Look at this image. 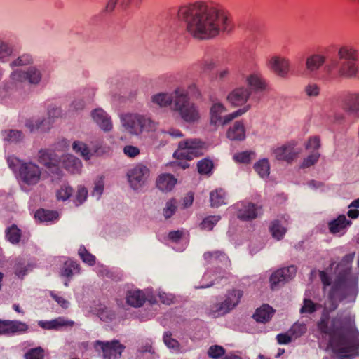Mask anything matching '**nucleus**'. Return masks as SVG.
Listing matches in <instances>:
<instances>
[{"label":"nucleus","mask_w":359,"mask_h":359,"mask_svg":"<svg viewBox=\"0 0 359 359\" xmlns=\"http://www.w3.org/2000/svg\"><path fill=\"white\" fill-rule=\"evenodd\" d=\"M200 174H209L213 168V163L209 158H202L197 164Z\"/></svg>","instance_id":"nucleus-50"},{"label":"nucleus","mask_w":359,"mask_h":359,"mask_svg":"<svg viewBox=\"0 0 359 359\" xmlns=\"http://www.w3.org/2000/svg\"><path fill=\"white\" fill-rule=\"evenodd\" d=\"M6 237L8 241L13 244H17L21 237V231L13 224L8 227L6 231Z\"/></svg>","instance_id":"nucleus-46"},{"label":"nucleus","mask_w":359,"mask_h":359,"mask_svg":"<svg viewBox=\"0 0 359 359\" xmlns=\"http://www.w3.org/2000/svg\"><path fill=\"white\" fill-rule=\"evenodd\" d=\"M72 148L76 154L81 157H90L95 154H100L102 150L100 140L92 141L90 145L82 141L75 140L72 143Z\"/></svg>","instance_id":"nucleus-15"},{"label":"nucleus","mask_w":359,"mask_h":359,"mask_svg":"<svg viewBox=\"0 0 359 359\" xmlns=\"http://www.w3.org/2000/svg\"><path fill=\"white\" fill-rule=\"evenodd\" d=\"M208 353L210 357L217 358L224 354V349L220 346H212Z\"/></svg>","instance_id":"nucleus-64"},{"label":"nucleus","mask_w":359,"mask_h":359,"mask_svg":"<svg viewBox=\"0 0 359 359\" xmlns=\"http://www.w3.org/2000/svg\"><path fill=\"white\" fill-rule=\"evenodd\" d=\"M28 265L26 264V261L22 259H18L15 264V274L18 277L22 278L27 271Z\"/></svg>","instance_id":"nucleus-54"},{"label":"nucleus","mask_w":359,"mask_h":359,"mask_svg":"<svg viewBox=\"0 0 359 359\" xmlns=\"http://www.w3.org/2000/svg\"><path fill=\"white\" fill-rule=\"evenodd\" d=\"M53 125V121L47 118H41L37 120H27L25 126L31 133L39 131L46 133L50 130Z\"/></svg>","instance_id":"nucleus-28"},{"label":"nucleus","mask_w":359,"mask_h":359,"mask_svg":"<svg viewBox=\"0 0 359 359\" xmlns=\"http://www.w3.org/2000/svg\"><path fill=\"white\" fill-rule=\"evenodd\" d=\"M326 58L320 54H313L306 60V69L311 73H316L325 62Z\"/></svg>","instance_id":"nucleus-29"},{"label":"nucleus","mask_w":359,"mask_h":359,"mask_svg":"<svg viewBox=\"0 0 359 359\" xmlns=\"http://www.w3.org/2000/svg\"><path fill=\"white\" fill-rule=\"evenodd\" d=\"M163 341L165 344L170 349L177 350L180 344L177 340L172 337L170 332H165L163 334Z\"/></svg>","instance_id":"nucleus-57"},{"label":"nucleus","mask_w":359,"mask_h":359,"mask_svg":"<svg viewBox=\"0 0 359 359\" xmlns=\"http://www.w3.org/2000/svg\"><path fill=\"white\" fill-rule=\"evenodd\" d=\"M9 168L14 172L18 170L21 180L28 185L36 184L40 180V168L32 162H23L20 158H7Z\"/></svg>","instance_id":"nucleus-9"},{"label":"nucleus","mask_w":359,"mask_h":359,"mask_svg":"<svg viewBox=\"0 0 359 359\" xmlns=\"http://www.w3.org/2000/svg\"><path fill=\"white\" fill-rule=\"evenodd\" d=\"M94 348L96 351H102L104 359H117L121 357L125 346L118 340L111 341H95Z\"/></svg>","instance_id":"nucleus-14"},{"label":"nucleus","mask_w":359,"mask_h":359,"mask_svg":"<svg viewBox=\"0 0 359 359\" xmlns=\"http://www.w3.org/2000/svg\"><path fill=\"white\" fill-rule=\"evenodd\" d=\"M88 190L83 186H79L74 203L76 206L81 205L87 198Z\"/></svg>","instance_id":"nucleus-56"},{"label":"nucleus","mask_w":359,"mask_h":359,"mask_svg":"<svg viewBox=\"0 0 359 359\" xmlns=\"http://www.w3.org/2000/svg\"><path fill=\"white\" fill-rule=\"evenodd\" d=\"M168 238L175 243L172 248L177 251H183L187 245L186 241L182 238V231L177 230L170 231Z\"/></svg>","instance_id":"nucleus-37"},{"label":"nucleus","mask_w":359,"mask_h":359,"mask_svg":"<svg viewBox=\"0 0 359 359\" xmlns=\"http://www.w3.org/2000/svg\"><path fill=\"white\" fill-rule=\"evenodd\" d=\"M79 255L82 261L90 266H93L95 263V257L90 254L84 246L81 245L79 250Z\"/></svg>","instance_id":"nucleus-51"},{"label":"nucleus","mask_w":359,"mask_h":359,"mask_svg":"<svg viewBox=\"0 0 359 359\" xmlns=\"http://www.w3.org/2000/svg\"><path fill=\"white\" fill-rule=\"evenodd\" d=\"M1 135L4 142L7 143L17 144L22 142L25 135L21 130H4L1 133Z\"/></svg>","instance_id":"nucleus-34"},{"label":"nucleus","mask_w":359,"mask_h":359,"mask_svg":"<svg viewBox=\"0 0 359 359\" xmlns=\"http://www.w3.org/2000/svg\"><path fill=\"white\" fill-rule=\"evenodd\" d=\"M308 97H317L320 93V87L316 83H309L304 88Z\"/></svg>","instance_id":"nucleus-63"},{"label":"nucleus","mask_w":359,"mask_h":359,"mask_svg":"<svg viewBox=\"0 0 359 359\" xmlns=\"http://www.w3.org/2000/svg\"><path fill=\"white\" fill-rule=\"evenodd\" d=\"M354 256L355 253L346 255L336 266V278L329 292V297L332 302L342 301L354 291L355 283L351 277Z\"/></svg>","instance_id":"nucleus-3"},{"label":"nucleus","mask_w":359,"mask_h":359,"mask_svg":"<svg viewBox=\"0 0 359 359\" xmlns=\"http://www.w3.org/2000/svg\"><path fill=\"white\" fill-rule=\"evenodd\" d=\"M69 147V142L67 139L59 140L49 148L40 149L39 157H53L55 156V151H65Z\"/></svg>","instance_id":"nucleus-26"},{"label":"nucleus","mask_w":359,"mask_h":359,"mask_svg":"<svg viewBox=\"0 0 359 359\" xmlns=\"http://www.w3.org/2000/svg\"><path fill=\"white\" fill-rule=\"evenodd\" d=\"M62 165L68 172L72 174L80 173L83 167L80 158H64Z\"/></svg>","instance_id":"nucleus-39"},{"label":"nucleus","mask_w":359,"mask_h":359,"mask_svg":"<svg viewBox=\"0 0 359 359\" xmlns=\"http://www.w3.org/2000/svg\"><path fill=\"white\" fill-rule=\"evenodd\" d=\"M104 188V176H97L93 182V187L91 191V195L99 200L103 194Z\"/></svg>","instance_id":"nucleus-44"},{"label":"nucleus","mask_w":359,"mask_h":359,"mask_svg":"<svg viewBox=\"0 0 359 359\" xmlns=\"http://www.w3.org/2000/svg\"><path fill=\"white\" fill-rule=\"evenodd\" d=\"M243 295V292L241 290H228L224 297L209 306L208 314L215 318L224 316L239 304Z\"/></svg>","instance_id":"nucleus-8"},{"label":"nucleus","mask_w":359,"mask_h":359,"mask_svg":"<svg viewBox=\"0 0 359 359\" xmlns=\"http://www.w3.org/2000/svg\"><path fill=\"white\" fill-rule=\"evenodd\" d=\"M173 110L188 123H197L201 118L198 106L190 101L187 90L182 87H177L175 90Z\"/></svg>","instance_id":"nucleus-6"},{"label":"nucleus","mask_w":359,"mask_h":359,"mask_svg":"<svg viewBox=\"0 0 359 359\" xmlns=\"http://www.w3.org/2000/svg\"><path fill=\"white\" fill-rule=\"evenodd\" d=\"M236 205L238 209L237 217L241 220H251L261 214V207L254 203L242 201Z\"/></svg>","instance_id":"nucleus-19"},{"label":"nucleus","mask_w":359,"mask_h":359,"mask_svg":"<svg viewBox=\"0 0 359 359\" xmlns=\"http://www.w3.org/2000/svg\"><path fill=\"white\" fill-rule=\"evenodd\" d=\"M57 217L58 214L55 211L40 209L35 212V218L41 222H53L57 219Z\"/></svg>","instance_id":"nucleus-43"},{"label":"nucleus","mask_w":359,"mask_h":359,"mask_svg":"<svg viewBox=\"0 0 359 359\" xmlns=\"http://www.w3.org/2000/svg\"><path fill=\"white\" fill-rule=\"evenodd\" d=\"M177 181V179L172 175L163 173L158 176L156 186L163 192H170L175 187Z\"/></svg>","instance_id":"nucleus-25"},{"label":"nucleus","mask_w":359,"mask_h":359,"mask_svg":"<svg viewBox=\"0 0 359 359\" xmlns=\"http://www.w3.org/2000/svg\"><path fill=\"white\" fill-rule=\"evenodd\" d=\"M121 122L125 130L132 135H140L144 132L154 131L158 125L150 116L138 113L122 115Z\"/></svg>","instance_id":"nucleus-7"},{"label":"nucleus","mask_w":359,"mask_h":359,"mask_svg":"<svg viewBox=\"0 0 359 359\" xmlns=\"http://www.w3.org/2000/svg\"><path fill=\"white\" fill-rule=\"evenodd\" d=\"M351 224V222L348 220L345 215H341L329 223V229L332 233H341Z\"/></svg>","instance_id":"nucleus-33"},{"label":"nucleus","mask_w":359,"mask_h":359,"mask_svg":"<svg viewBox=\"0 0 359 359\" xmlns=\"http://www.w3.org/2000/svg\"><path fill=\"white\" fill-rule=\"evenodd\" d=\"M227 137L231 140H243L245 138V130L241 121H236L226 133Z\"/></svg>","instance_id":"nucleus-31"},{"label":"nucleus","mask_w":359,"mask_h":359,"mask_svg":"<svg viewBox=\"0 0 359 359\" xmlns=\"http://www.w3.org/2000/svg\"><path fill=\"white\" fill-rule=\"evenodd\" d=\"M210 201L212 208L226 204V194L222 189H217L210 193Z\"/></svg>","instance_id":"nucleus-36"},{"label":"nucleus","mask_w":359,"mask_h":359,"mask_svg":"<svg viewBox=\"0 0 359 359\" xmlns=\"http://www.w3.org/2000/svg\"><path fill=\"white\" fill-rule=\"evenodd\" d=\"M201 69L203 72H208L216 67L215 60L211 57L204 58L201 62Z\"/></svg>","instance_id":"nucleus-61"},{"label":"nucleus","mask_w":359,"mask_h":359,"mask_svg":"<svg viewBox=\"0 0 359 359\" xmlns=\"http://www.w3.org/2000/svg\"><path fill=\"white\" fill-rule=\"evenodd\" d=\"M328 121L334 124L341 125L346 122V116L342 112H334L328 116Z\"/></svg>","instance_id":"nucleus-60"},{"label":"nucleus","mask_w":359,"mask_h":359,"mask_svg":"<svg viewBox=\"0 0 359 359\" xmlns=\"http://www.w3.org/2000/svg\"><path fill=\"white\" fill-rule=\"evenodd\" d=\"M177 210V201L175 199H171L167 201L165 207L163 209V215L166 219L170 218Z\"/></svg>","instance_id":"nucleus-55"},{"label":"nucleus","mask_w":359,"mask_h":359,"mask_svg":"<svg viewBox=\"0 0 359 359\" xmlns=\"http://www.w3.org/2000/svg\"><path fill=\"white\" fill-rule=\"evenodd\" d=\"M97 315L100 320L103 321L111 320L115 316L114 312L111 309L105 306L102 307L98 310Z\"/></svg>","instance_id":"nucleus-58"},{"label":"nucleus","mask_w":359,"mask_h":359,"mask_svg":"<svg viewBox=\"0 0 359 359\" xmlns=\"http://www.w3.org/2000/svg\"><path fill=\"white\" fill-rule=\"evenodd\" d=\"M268 66L278 76L285 78L290 70V61L285 57L273 56L269 60Z\"/></svg>","instance_id":"nucleus-20"},{"label":"nucleus","mask_w":359,"mask_h":359,"mask_svg":"<svg viewBox=\"0 0 359 359\" xmlns=\"http://www.w3.org/2000/svg\"><path fill=\"white\" fill-rule=\"evenodd\" d=\"M28 325L18 320H1L0 334H14L27 332Z\"/></svg>","instance_id":"nucleus-22"},{"label":"nucleus","mask_w":359,"mask_h":359,"mask_svg":"<svg viewBox=\"0 0 359 359\" xmlns=\"http://www.w3.org/2000/svg\"><path fill=\"white\" fill-rule=\"evenodd\" d=\"M93 121L104 132H109L112 129L113 125L111 118L102 109H96L91 113Z\"/></svg>","instance_id":"nucleus-24"},{"label":"nucleus","mask_w":359,"mask_h":359,"mask_svg":"<svg viewBox=\"0 0 359 359\" xmlns=\"http://www.w3.org/2000/svg\"><path fill=\"white\" fill-rule=\"evenodd\" d=\"M274 311L269 305L264 304L257 309L253 315L255 320L259 323H266L271 320Z\"/></svg>","instance_id":"nucleus-35"},{"label":"nucleus","mask_w":359,"mask_h":359,"mask_svg":"<svg viewBox=\"0 0 359 359\" xmlns=\"http://www.w3.org/2000/svg\"><path fill=\"white\" fill-rule=\"evenodd\" d=\"M246 83L248 88H250L252 93L264 91L267 88V83L264 79L257 73H252L246 77Z\"/></svg>","instance_id":"nucleus-27"},{"label":"nucleus","mask_w":359,"mask_h":359,"mask_svg":"<svg viewBox=\"0 0 359 359\" xmlns=\"http://www.w3.org/2000/svg\"><path fill=\"white\" fill-rule=\"evenodd\" d=\"M307 157H320L322 154L321 140L318 135L308 137L304 143Z\"/></svg>","instance_id":"nucleus-23"},{"label":"nucleus","mask_w":359,"mask_h":359,"mask_svg":"<svg viewBox=\"0 0 359 359\" xmlns=\"http://www.w3.org/2000/svg\"><path fill=\"white\" fill-rule=\"evenodd\" d=\"M358 57V52L353 47L342 46L337 53L338 60H332L324 67V70L330 74L336 68L338 76L341 78L359 79Z\"/></svg>","instance_id":"nucleus-4"},{"label":"nucleus","mask_w":359,"mask_h":359,"mask_svg":"<svg viewBox=\"0 0 359 359\" xmlns=\"http://www.w3.org/2000/svg\"><path fill=\"white\" fill-rule=\"evenodd\" d=\"M10 79L15 86L25 81H27L31 85L37 86L41 81L42 73L36 67L32 66L25 71L13 70L10 74Z\"/></svg>","instance_id":"nucleus-13"},{"label":"nucleus","mask_w":359,"mask_h":359,"mask_svg":"<svg viewBox=\"0 0 359 359\" xmlns=\"http://www.w3.org/2000/svg\"><path fill=\"white\" fill-rule=\"evenodd\" d=\"M43 349L41 347H37L30 349L25 355V359H43Z\"/></svg>","instance_id":"nucleus-59"},{"label":"nucleus","mask_w":359,"mask_h":359,"mask_svg":"<svg viewBox=\"0 0 359 359\" xmlns=\"http://www.w3.org/2000/svg\"><path fill=\"white\" fill-rule=\"evenodd\" d=\"M73 189L67 183L62 184L57 190L56 197L58 201H65L72 195Z\"/></svg>","instance_id":"nucleus-47"},{"label":"nucleus","mask_w":359,"mask_h":359,"mask_svg":"<svg viewBox=\"0 0 359 359\" xmlns=\"http://www.w3.org/2000/svg\"><path fill=\"white\" fill-rule=\"evenodd\" d=\"M342 109L347 114L359 118V93L347 94L342 100Z\"/></svg>","instance_id":"nucleus-21"},{"label":"nucleus","mask_w":359,"mask_h":359,"mask_svg":"<svg viewBox=\"0 0 359 359\" xmlns=\"http://www.w3.org/2000/svg\"><path fill=\"white\" fill-rule=\"evenodd\" d=\"M146 300L144 292L140 290H128L126 293V302L133 307H140Z\"/></svg>","instance_id":"nucleus-30"},{"label":"nucleus","mask_w":359,"mask_h":359,"mask_svg":"<svg viewBox=\"0 0 359 359\" xmlns=\"http://www.w3.org/2000/svg\"><path fill=\"white\" fill-rule=\"evenodd\" d=\"M322 334L328 337L327 348L344 359H350L358 353L359 341L356 334L351 329L335 327L329 325L327 318H322L318 323Z\"/></svg>","instance_id":"nucleus-2"},{"label":"nucleus","mask_w":359,"mask_h":359,"mask_svg":"<svg viewBox=\"0 0 359 359\" xmlns=\"http://www.w3.org/2000/svg\"><path fill=\"white\" fill-rule=\"evenodd\" d=\"M250 108L251 105L248 104L233 113L222 116V114L226 111V108L221 102H215L210 109V123L213 126L226 125L233 119L245 114Z\"/></svg>","instance_id":"nucleus-10"},{"label":"nucleus","mask_w":359,"mask_h":359,"mask_svg":"<svg viewBox=\"0 0 359 359\" xmlns=\"http://www.w3.org/2000/svg\"><path fill=\"white\" fill-rule=\"evenodd\" d=\"M38 325L43 329L46 330H57L61 327L72 326L74 322L65 320L63 318H57L50 321L40 320Z\"/></svg>","instance_id":"nucleus-32"},{"label":"nucleus","mask_w":359,"mask_h":359,"mask_svg":"<svg viewBox=\"0 0 359 359\" xmlns=\"http://www.w3.org/2000/svg\"><path fill=\"white\" fill-rule=\"evenodd\" d=\"M175 98V90L172 94L161 93H158L151 97V100L154 103L158 104L160 107H167L170 105L172 102L174 103Z\"/></svg>","instance_id":"nucleus-38"},{"label":"nucleus","mask_w":359,"mask_h":359,"mask_svg":"<svg viewBox=\"0 0 359 359\" xmlns=\"http://www.w3.org/2000/svg\"><path fill=\"white\" fill-rule=\"evenodd\" d=\"M255 171L264 178L269 175L270 165L267 158H261L254 165Z\"/></svg>","instance_id":"nucleus-45"},{"label":"nucleus","mask_w":359,"mask_h":359,"mask_svg":"<svg viewBox=\"0 0 359 359\" xmlns=\"http://www.w3.org/2000/svg\"><path fill=\"white\" fill-rule=\"evenodd\" d=\"M149 176V169L142 164H137L126 172L129 187L136 192L141 191L147 185Z\"/></svg>","instance_id":"nucleus-11"},{"label":"nucleus","mask_w":359,"mask_h":359,"mask_svg":"<svg viewBox=\"0 0 359 359\" xmlns=\"http://www.w3.org/2000/svg\"><path fill=\"white\" fill-rule=\"evenodd\" d=\"M296 273L297 268L294 265L277 270L270 277L271 289L276 290L279 284H283L289 281L293 278Z\"/></svg>","instance_id":"nucleus-17"},{"label":"nucleus","mask_w":359,"mask_h":359,"mask_svg":"<svg viewBox=\"0 0 359 359\" xmlns=\"http://www.w3.org/2000/svg\"><path fill=\"white\" fill-rule=\"evenodd\" d=\"M221 217L219 215H211L205 217L200 226L202 229H206L210 231L213 229L215 224L220 220Z\"/></svg>","instance_id":"nucleus-49"},{"label":"nucleus","mask_w":359,"mask_h":359,"mask_svg":"<svg viewBox=\"0 0 359 359\" xmlns=\"http://www.w3.org/2000/svg\"><path fill=\"white\" fill-rule=\"evenodd\" d=\"M12 52V48L7 43L0 41V62H5Z\"/></svg>","instance_id":"nucleus-53"},{"label":"nucleus","mask_w":359,"mask_h":359,"mask_svg":"<svg viewBox=\"0 0 359 359\" xmlns=\"http://www.w3.org/2000/svg\"><path fill=\"white\" fill-rule=\"evenodd\" d=\"M33 63V57L30 54L25 53L20 55L18 58L13 60L10 63L11 67H22L29 65Z\"/></svg>","instance_id":"nucleus-48"},{"label":"nucleus","mask_w":359,"mask_h":359,"mask_svg":"<svg viewBox=\"0 0 359 359\" xmlns=\"http://www.w3.org/2000/svg\"><path fill=\"white\" fill-rule=\"evenodd\" d=\"M309 297L310 296L307 292H306L305 297L303 301V305L300 309V313L302 314H311L321 306L320 304L314 303L311 299H309Z\"/></svg>","instance_id":"nucleus-42"},{"label":"nucleus","mask_w":359,"mask_h":359,"mask_svg":"<svg viewBox=\"0 0 359 359\" xmlns=\"http://www.w3.org/2000/svg\"><path fill=\"white\" fill-rule=\"evenodd\" d=\"M270 231L273 238L277 240H280L286 233V228L284 226V224L282 223L281 220L277 219L271 222Z\"/></svg>","instance_id":"nucleus-41"},{"label":"nucleus","mask_w":359,"mask_h":359,"mask_svg":"<svg viewBox=\"0 0 359 359\" xmlns=\"http://www.w3.org/2000/svg\"><path fill=\"white\" fill-rule=\"evenodd\" d=\"M302 149L298 141L292 140L271 149L275 157H296L302 153Z\"/></svg>","instance_id":"nucleus-16"},{"label":"nucleus","mask_w":359,"mask_h":359,"mask_svg":"<svg viewBox=\"0 0 359 359\" xmlns=\"http://www.w3.org/2000/svg\"><path fill=\"white\" fill-rule=\"evenodd\" d=\"M79 273V265L76 262L72 260L66 261L61 269L62 276L71 278L74 273Z\"/></svg>","instance_id":"nucleus-40"},{"label":"nucleus","mask_w":359,"mask_h":359,"mask_svg":"<svg viewBox=\"0 0 359 359\" xmlns=\"http://www.w3.org/2000/svg\"><path fill=\"white\" fill-rule=\"evenodd\" d=\"M191 158H176V161L172 163V165L175 168V171L177 172L181 170H185L189 167L188 160Z\"/></svg>","instance_id":"nucleus-62"},{"label":"nucleus","mask_w":359,"mask_h":359,"mask_svg":"<svg viewBox=\"0 0 359 359\" xmlns=\"http://www.w3.org/2000/svg\"><path fill=\"white\" fill-rule=\"evenodd\" d=\"M203 258L208 264H217L219 268L228 266L230 260L227 255L222 251L206 252ZM226 272L219 269L215 271H206L202 278V284L197 288H208L213 285L226 282Z\"/></svg>","instance_id":"nucleus-5"},{"label":"nucleus","mask_w":359,"mask_h":359,"mask_svg":"<svg viewBox=\"0 0 359 359\" xmlns=\"http://www.w3.org/2000/svg\"><path fill=\"white\" fill-rule=\"evenodd\" d=\"M252 95V90L245 86H239L231 90L227 95V101L235 107L246 105L245 104Z\"/></svg>","instance_id":"nucleus-18"},{"label":"nucleus","mask_w":359,"mask_h":359,"mask_svg":"<svg viewBox=\"0 0 359 359\" xmlns=\"http://www.w3.org/2000/svg\"><path fill=\"white\" fill-rule=\"evenodd\" d=\"M177 19L184 23L186 32L198 41L212 39L233 29L227 11L214 1H196L181 5Z\"/></svg>","instance_id":"nucleus-1"},{"label":"nucleus","mask_w":359,"mask_h":359,"mask_svg":"<svg viewBox=\"0 0 359 359\" xmlns=\"http://www.w3.org/2000/svg\"><path fill=\"white\" fill-rule=\"evenodd\" d=\"M203 143L196 139H188L179 142L178 149L172 157H199L203 154Z\"/></svg>","instance_id":"nucleus-12"},{"label":"nucleus","mask_w":359,"mask_h":359,"mask_svg":"<svg viewBox=\"0 0 359 359\" xmlns=\"http://www.w3.org/2000/svg\"><path fill=\"white\" fill-rule=\"evenodd\" d=\"M307 330L306 325L304 323H294L290 329L289 332L294 338H298L303 335Z\"/></svg>","instance_id":"nucleus-52"}]
</instances>
